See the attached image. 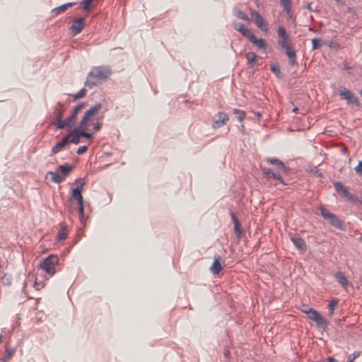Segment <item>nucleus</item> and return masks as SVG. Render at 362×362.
<instances>
[{"label":"nucleus","mask_w":362,"mask_h":362,"mask_svg":"<svg viewBox=\"0 0 362 362\" xmlns=\"http://www.w3.org/2000/svg\"><path fill=\"white\" fill-rule=\"evenodd\" d=\"M111 74L112 69L108 66H94L88 74L84 84L88 88H93L104 82Z\"/></svg>","instance_id":"f257e3e1"},{"label":"nucleus","mask_w":362,"mask_h":362,"mask_svg":"<svg viewBox=\"0 0 362 362\" xmlns=\"http://www.w3.org/2000/svg\"><path fill=\"white\" fill-rule=\"evenodd\" d=\"M74 165L69 163L59 165L55 172L49 171L47 175L52 176V181L54 183H61L71 172Z\"/></svg>","instance_id":"f03ea898"},{"label":"nucleus","mask_w":362,"mask_h":362,"mask_svg":"<svg viewBox=\"0 0 362 362\" xmlns=\"http://www.w3.org/2000/svg\"><path fill=\"white\" fill-rule=\"evenodd\" d=\"M320 214L327 220L333 227L344 230L345 229L344 222L337 215L331 213L323 206L320 207Z\"/></svg>","instance_id":"7ed1b4c3"},{"label":"nucleus","mask_w":362,"mask_h":362,"mask_svg":"<svg viewBox=\"0 0 362 362\" xmlns=\"http://www.w3.org/2000/svg\"><path fill=\"white\" fill-rule=\"evenodd\" d=\"M59 262V257L57 255H50L43 259L40 263V267L49 276H53L55 274V265Z\"/></svg>","instance_id":"20e7f679"},{"label":"nucleus","mask_w":362,"mask_h":362,"mask_svg":"<svg viewBox=\"0 0 362 362\" xmlns=\"http://www.w3.org/2000/svg\"><path fill=\"white\" fill-rule=\"evenodd\" d=\"M306 314L309 319L316 322V325L319 329H322L324 331L327 329V320L316 310L313 308H308Z\"/></svg>","instance_id":"39448f33"},{"label":"nucleus","mask_w":362,"mask_h":362,"mask_svg":"<svg viewBox=\"0 0 362 362\" xmlns=\"http://www.w3.org/2000/svg\"><path fill=\"white\" fill-rule=\"evenodd\" d=\"M101 108L102 105L100 103H97L91 106L86 110L78 124H81V126H88Z\"/></svg>","instance_id":"423d86ee"},{"label":"nucleus","mask_w":362,"mask_h":362,"mask_svg":"<svg viewBox=\"0 0 362 362\" xmlns=\"http://www.w3.org/2000/svg\"><path fill=\"white\" fill-rule=\"evenodd\" d=\"M339 95L341 99L346 100V103L348 105H354L356 106L360 105V103L354 93L346 88L340 86L339 88Z\"/></svg>","instance_id":"0eeeda50"},{"label":"nucleus","mask_w":362,"mask_h":362,"mask_svg":"<svg viewBox=\"0 0 362 362\" xmlns=\"http://www.w3.org/2000/svg\"><path fill=\"white\" fill-rule=\"evenodd\" d=\"M278 45L285 50V52L288 58V62L291 66H296L298 64L296 60V53L294 49L289 45V42L284 41H278Z\"/></svg>","instance_id":"6e6552de"},{"label":"nucleus","mask_w":362,"mask_h":362,"mask_svg":"<svg viewBox=\"0 0 362 362\" xmlns=\"http://www.w3.org/2000/svg\"><path fill=\"white\" fill-rule=\"evenodd\" d=\"M86 106V103H80L75 106L74 110L71 111L70 115L66 117V122L68 124V130H71V128L75 124L78 115L81 111Z\"/></svg>","instance_id":"1a4fd4ad"},{"label":"nucleus","mask_w":362,"mask_h":362,"mask_svg":"<svg viewBox=\"0 0 362 362\" xmlns=\"http://www.w3.org/2000/svg\"><path fill=\"white\" fill-rule=\"evenodd\" d=\"M54 122L53 124L57 129H66L68 130V124L66 119H63L64 110L63 109L55 110Z\"/></svg>","instance_id":"9d476101"},{"label":"nucleus","mask_w":362,"mask_h":362,"mask_svg":"<svg viewBox=\"0 0 362 362\" xmlns=\"http://www.w3.org/2000/svg\"><path fill=\"white\" fill-rule=\"evenodd\" d=\"M76 182H79V185H78L76 187L73 189L71 197L72 199L77 202L78 205H81V203H83V199L81 193L83 191V187L85 185V182L82 181L81 179H77L76 180Z\"/></svg>","instance_id":"9b49d317"},{"label":"nucleus","mask_w":362,"mask_h":362,"mask_svg":"<svg viewBox=\"0 0 362 362\" xmlns=\"http://www.w3.org/2000/svg\"><path fill=\"white\" fill-rule=\"evenodd\" d=\"M333 185L335 187L337 192L340 194L342 197L346 198L348 200H353L354 195L351 194L346 187H345L341 182L336 181L333 182Z\"/></svg>","instance_id":"f8f14e48"},{"label":"nucleus","mask_w":362,"mask_h":362,"mask_svg":"<svg viewBox=\"0 0 362 362\" xmlns=\"http://www.w3.org/2000/svg\"><path fill=\"white\" fill-rule=\"evenodd\" d=\"M86 25L85 19L83 17L78 18L73 21V23L70 27V30L74 35L80 33Z\"/></svg>","instance_id":"ddd939ff"},{"label":"nucleus","mask_w":362,"mask_h":362,"mask_svg":"<svg viewBox=\"0 0 362 362\" xmlns=\"http://www.w3.org/2000/svg\"><path fill=\"white\" fill-rule=\"evenodd\" d=\"M228 119L229 118L227 114L220 112L216 115L212 126L214 129L220 128L224 125Z\"/></svg>","instance_id":"4468645a"},{"label":"nucleus","mask_w":362,"mask_h":362,"mask_svg":"<svg viewBox=\"0 0 362 362\" xmlns=\"http://www.w3.org/2000/svg\"><path fill=\"white\" fill-rule=\"evenodd\" d=\"M69 131L74 133V135L71 136V134H68L66 135V136H68L69 144L70 143L78 144L80 142V138L81 137V135H80V129L78 125L74 128L72 127L71 130Z\"/></svg>","instance_id":"2eb2a0df"},{"label":"nucleus","mask_w":362,"mask_h":362,"mask_svg":"<svg viewBox=\"0 0 362 362\" xmlns=\"http://www.w3.org/2000/svg\"><path fill=\"white\" fill-rule=\"evenodd\" d=\"M69 145L68 136H64L62 140L57 143L51 149V155H54L65 148Z\"/></svg>","instance_id":"dca6fc26"},{"label":"nucleus","mask_w":362,"mask_h":362,"mask_svg":"<svg viewBox=\"0 0 362 362\" xmlns=\"http://www.w3.org/2000/svg\"><path fill=\"white\" fill-rule=\"evenodd\" d=\"M267 162L271 163L272 165H275L278 170H281L283 173H286L288 170V168L285 165V164L275 157H269L267 158Z\"/></svg>","instance_id":"f3484780"},{"label":"nucleus","mask_w":362,"mask_h":362,"mask_svg":"<svg viewBox=\"0 0 362 362\" xmlns=\"http://www.w3.org/2000/svg\"><path fill=\"white\" fill-rule=\"evenodd\" d=\"M291 240L300 252H304L306 251L307 245L303 238L294 236L291 238Z\"/></svg>","instance_id":"a211bd4d"},{"label":"nucleus","mask_w":362,"mask_h":362,"mask_svg":"<svg viewBox=\"0 0 362 362\" xmlns=\"http://www.w3.org/2000/svg\"><path fill=\"white\" fill-rule=\"evenodd\" d=\"M263 171H264V177L266 178L273 177L274 179L279 180L281 183H283L285 185L282 176L279 173L274 172L273 170L269 169V168H267V169L264 168L263 170Z\"/></svg>","instance_id":"6ab92c4d"},{"label":"nucleus","mask_w":362,"mask_h":362,"mask_svg":"<svg viewBox=\"0 0 362 362\" xmlns=\"http://www.w3.org/2000/svg\"><path fill=\"white\" fill-rule=\"evenodd\" d=\"M222 269L221 264V257L218 255L214 256V262L210 267L211 272L214 274H218Z\"/></svg>","instance_id":"aec40b11"},{"label":"nucleus","mask_w":362,"mask_h":362,"mask_svg":"<svg viewBox=\"0 0 362 362\" xmlns=\"http://www.w3.org/2000/svg\"><path fill=\"white\" fill-rule=\"evenodd\" d=\"M252 44L256 45L258 48L262 49L264 51L267 48V42L262 38H257L255 35H251L250 39L249 40Z\"/></svg>","instance_id":"412c9836"},{"label":"nucleus","mask_w":362,"mask_h":362,"mask_svg":"<svg viewBox=\"0 0 362 362\" xmlns=\"http://www.w3.org/2000/svg\"><path fill=\"white\" fill-rule=\"evenodd\" d=\"M234 28L240 33L243 36L245 37L247 39L250 40L251 35H253L254 34L250 31L247 28L244 26L243 24L239 23L238 25H235Z\"/></svg>","instance_id":"4be33fe9"},{"label":"nucleus","mask_w":362,"mask_h":362,"mask_svg":"<svg viewBox=\"0 0 362 362\" xmlns=\"http://www.w3.org/2000/svg\"><path fill=\"white\" fill-rule=\"evenodd\" d=\"M251 16L255 18V23L257 27L263 29V26L265 25L264 21L262 16L257 11H252Z\"/></svg>","instance_id":"5701e85b"},{"label":"nucleus","mask_w":362,"mask_h":362,"mask_svg":"<svg viewBox=\"0 0 362 362\" xmlns=\"http://www.w3.org/2000/svg\"><path fill=\"white\" fill-rule=\"evenodd\" d=\"M76 3V2H69L59 6L55 7L52 10V13L54 14H59L60 13H62L65 11L68 8L74 6Z\"/></svg>","instance_id":"b1692460"},{"label":"nucleus","mask_w":362,"mask_h":362,"mask_svg":"<svg viewBox=\"0 0 362 362\" xmlns=\"http://www.w3.org/2000/svg\"><path fill=\"white\" fill-rule=\"evenodd\" d=\"M334 276L337 279L338 283L344 288H346L348 286V280L346 279V276L344 275V274L338 271L335 273Z\"/></svg>","instance_id":"393cba45"},{"label":"nucleus","mask_w":362,"mask_h":362,"mask_svg":"<svg viewBox=\"0 0 362 362\" xmlns=\"http://www.w3.org/2000/svg\"><path fill=\"white\" fill-rule=\"evenodd\" d=\"M67 226L64 223H60V229L57 233V240H64L67 238Z\"/></svg>","instance_id":"a878e982"},{"label":"nucleus","mask_w":362,"mask_h":362,"mask_svg":"<svg viewBox=\"0 0 362 362\" xmlns=\"http://www.w3.org/2000/svg\"><path fill=\"white\" fill-rule=\"evenodd\" d=\"M277 34L278 36L281 38L279 41L289 42L288 35L286 33V29L284 27L279 26L278 28Z\"/></svg>","instance_id":"bb28decb"},{"label":"nucleus","mask_w":362,"mask_h":362,"mask_svg":"<svg viewBox=\"0 0 362 362\" xmlns=\"http://www.w3.org/2000/svg\"><path fill=\"white\" fill-rule=\"evenodd\" d=\"M233 13V15L239 19L244 20V21H246L248 22L250 21V18L245 13H243L240 9L238 8L237 7L234 8Z\"/></svg>","instance_id":"cd10ccee"},{"label":"nucleus","mask_w":362,"mask_h":362,"mask_svg":"<svg viewBox=\"0 0 362 362\" xmlns=\"http://www.w3.org/2000/svg\"><path fill=\"white\" fill-rule=\"evenodd\" d=\"M271 71L275 74L277 78H281V73L279 65L277 62H274L271 65Z\"/></svg>","instance_id":"c85d7f7f"},{"label":"nucleus","mask_w":362,"mask_h":362,"mask_svg":"<svg viewBox=\"0 0 362 362\" xmlns=\"http://www.w3.org/2000/svg\"><path fill=\"white\" fill-rule=\"evenodd\" d=\"M93 0H82L80 2V8L85 11H90Z\"/></svg>","instance_id":"c756f323"},{"label":"nucleus","mask_w":362,"mask_h":362,"mask_svg":"<svg viewBox=\"0 0 362 362\" xmlns=\"http://www.w3.org/2000/svg\"><path fill=\"white\" fill-rule=\"evenodd\" d=\"M78 127L80 129V135H81V137H85L88 139L93 137V134L91 133L86 131L87 126H81V124H78Z\"/></svg>","instance_id":"7c9ffc66"},{"label":"nucleus","mask_w":362,"mask_h":362,"mask_svg":"<svg viewBox=\"0 0 362 362\" xmlns=\"http://www.w3.org/2000/svg\"><path fill=\"white\" fill-rule=\"evenodd\" d=\"M324 42L323 41L320 39V38H313L312 40V49L313 50L315 49H320L322 45H323Z\"/></svg>","instance_id":"2f4dec72"},{"label":"nucleus","mask_w":362,"mask_h":362,"mask_svg":"<svg viewBox=\"0 0 362 362\" xmlns=\"http://www.w3.org/2000/svg\"><path fill=\"white\" fill-rule=\"evenodd\" d=\"M257 57V54L253 52H250L245 54V58L247 60V63L250 64H254Z\"/></svg>","instance_id":"473e14b6"},{"label":"nucleus","mask_w":362,"mask_h":362,"mask_svg":"<svg viewBox=\"0 0 362 362\" xmlns=\"http://www.w3.org/2000/svg\"><path fill=\"white\" fill-rule=\"evenodd\" d=\"M16 350L14 349H6L5 355L1 358L2 362H5L9 360L15 354Z\"/></svg>","instance_id":"72a5a7b5"},{"label":"nucleus","mask_w":362,"mask_h":362,"mask_svg":"<svg viewBox=\"0 0 362 362\" xmlns=\"http://www.w3.org/2000/svg\"><path fill=\"white\" fill-rule=\"evenodd\" d=\"M339 300L337 298H333L328 305L329 314L330 315H333L335 307L338 304Z\"/></svg>","instance_id":"f704fd0d"},{"label":"nucleus","mask_w":362,"mask_h":362,"mask_svg":"<svg viewBox=\"0 0 362 362\" xmlns=\"http://www.w3.org/2000/svg\"><path fill=\"white\" fill-rule=\"evenodd\" d=\"M1 280L4 286H10L12 283V276L10 274H5L2 276Z\"/></svg>","instance_id":"c9c22d12"},{"label":"nucleus","mask_w":362,"mask_h":362,"mask_svg":"<svg viewBox=\"0 0 362 362\" xmlns=\"http://www.w3.org/2000/svg\"><path fill=\"white\" fill-rule=\"evenodd\" d=\"M86 89L85 88H83L81 89L77 93L74 94L73 95L74 100H78L79 98H81L86 95Z\"/></svg>","instance_id":"e433bc0d"},{"label":"nucleus","mask_w":362,"mask_h":362,"mask_svg":"<svg viewBox=\"0 0 362 362\" xmlns=\"http://www.w3.org/2000/svg\"><path fill=\"white\" fill-rule=\"evenodd\" d=\"M234 233L237 238H239L241 237L243 229L241 228L240 223H236V225H234Z\"/></svg>","instance_id":"4c0bfd02"},{"label":"nucleus","mask_w":362,"mask_h":362,"mask_svg":"<svg viewBox=\"0 0 362 362\" xmlns=\"http://www.w3.org/2000/svg\"><path fill=\"white\" fill-rule=\"evenodd\" d=\"M280 4L284 8V10H289V8L292 7L291 0H280Z\"/></svg>","instance_id":"58836bf2"},{"label":"nucleus","mask_w":362,"mask_h":362,"mask_svg":"<svg viewBox=\"0 0 362 362\" xmlns=\"http://www.w3.org/2000/svg\"><path fill=\"white\" fill-rule=\"evenodd\" d=\"M360 356L359 351H354L348 356L347 362H354V361Z\"/></svg>","instance_id":"ea45409f"},{"label":"nucleus","mask_w":362,"mask_h":362,"mask_svg":"<svg viewBox=\"0 0 362 362\" xmlns=\"http://www.w3.org/2000/svg\"><path fill=\"white\" fill-rule=\"evenodd\" d=\"M354 170L358 175H362V160L358 162V165L354 168Z\"/></svg>","instance_id":"a19ab883"},{"label":"nucleus","mask_w":362,"mask_h":362,"mask_svg":"<svg viewBox=\"0 0 362 362\" xmlns=\"http://www.w3.org/2000/svg\"><path fill=\"white\" fill-rule=\"evenodd\" d=\"M230 215L234 225H236V223H240L237 216L232 209H230Z\"/></svg>","instance_id":"79ce46f5"},{"label":"nucleus","mask_w":362,"mask_h":362,"mask_svg":"<svg viewBox=\"0 0 362 362\" xmlns=\"http://www.w3.org/2000/svg\"><path fill=\"white\" fill-rule=\"evenodd\" d=\"M88 149V146L84 145V146H81L78 148L77 149V151L76 153L78 154V155H81V154H83V153H85Z\"/></svg>","instance_id":"37998d69"},{"label":"nucleus","mask_w":362,"mask_h":362,"mask_svg":"<svg viewBox=\"0 0 362 362\" xmlns=\"http://www.w3.org/2000/svg\"><path fill=\"white\" fill-rule=\"evenodd\" d=\"M101 127L102 123L98 121L96 123L93 124V130L98 132L101 129Z\"/></svg>","instance_id":"c03bdc74"},{"label":"nucleus","mask_w":362,"mask_h":362,"mask_svg":"<svg viewBox=\"0 0 362 362\" xmlns=\"http://www.w3.org/2000/svg\"><path fill=\"white\" fill-rule=\"evenodd\" d=\"M245 117V113L244 111L240 112L239 114H238L237 118H238V121L242 122Z\"/></svg>","instance_id":"a18cd8bd"},{"label":"nucleus","mask_w":362,"mask_h":362,"mask_svg":"<svg viewBox=\"0 0 362 362\" xmlns=\"http://www.w3.org/2000/svg\"><path fill=\"white\" fill-rule=\"evenodd\" d=\"M312 172L318 177H320L322 175V173L316 167H315L314 169L312 170Z\"/></svg>","instance_id":"49530a36"},{"label":"nucleus","mask_w":362,"mask_h":362,"mask_svg":"<svg viewBox=\"0 0 362 362\" xmlns=\"http://www.w3.org/2000/svg\"><path fill=\"white\" fill-rule=\"evenodd\" d=\"M78 211L80 217L83 216V204L81 203V205H78Z\"/></svg>","instance_id":"de8ad7c7"},{"label":"nucleus","mask_w":362,"mask_h":362,"mask_svg":"<svg viewBox=\"0 0 362 362\" xmlns=\"http://www.w3.org/2000/svg\"><path fill=\"white\" fill-rule=\"evenodd\" d=\"M292 7L289 8V10H284L286 12V15L288 18H292V13H291Z\"/></svg>","instance_id":"09e8293b"},{"label":"nucleus","mask_w":362,"mask_h":362,"mask_svg":"<svg viewBox=\"0 0 362 362\" xmlns=\"http://www.w3.org/2000/svg\"><path fill=\"white\" fill-rule=\"evenodd\" d=\"M63 106H64V104H63L62 103H61V102H58V103H57V105H56L55 109H56V108H57V109H63Z\"/></svg>","instance_id":"8fccbe9b"},{"label":"nucleus","mask_w":362,"mask_h":362,"mask_svg":"<svg viewBox=\"0 0 362 362\" xmlns=\"http://www.w3.org/2000/svg\"><path fill=\"white\" fill-rule=\"evenodd\" d=\"M308 308H310L308 305H303V308L301 309V311L306 314V312H308Z\"/></svg>","instance_id":"3c124183"},{"label":"nucleus","mask_w":362,"mask_h":362,"mask_svg":"<svg viewBox=\"0 0 362 362\" xmlns=\"http://www.w3.org/2000/svg\"><path fill=\"white\" fill-rule=\"evenodd\" d=\"M327 362H337V360L334 357L330 356L328 357Z\"/></svg>","instance_id":"603ef678"},{"label":"nucleus","mask_w":362,"mask_h":362,"mask_svg":"<svg viewBox=\"0 0 362 362\" xmlns=\"http://www.w3.org/2000/svg\"><path fill=\"white\" fill-rule=\"evenodd\" d=\"M240 112H243V110H238V109H236V108H234L233 110V112L235 115H238L239 114Z\"/></svg>","instance_id":"864d4df0"},{"label":"nucleus","mask_w":362,"mask_h":362,"mask_svg":"<svg viewBox=\"0 0 362 362\" xmlns=\"http://www.w3.org/2000/svg\"><path fill=\"white\" fill-rule=\"evenodd\" d=\"M223 354H224V356L226 357H227L229 355L230 352L228 350H225Z\"/></svg>","instance_id":"5fc2aeb1"},{"label":"nucleus","mask_w":362,"mask_h":362,"mask_svg":"<svg viewBox=\"0 0 362 362\" xmlns=\"http://www.w3.org/2000/svg\"><path fill=\"white\" fill-rule=\"evenodd\" d=\"M298 110V108L297 107H295L293 109V112H295V113H297Z\"/></svg>","instance_id":"6e6d98bb"},{"label":"nucleus","mask_w":362,"mask_h":362,"mask_svg":"<svg viewBox=\"0 0 362 362\" xmlns=\"http://www.w3.org/2000/svg\"><path fill=\"white\" fill-rule=\"evenodd\" d=\"M311 4H309L308 6V8L310 10V11H312V8H311Z\"/></svg>","instance_id":"4d7b16f0"},{"label":"nucleus","mask_w":362,"mask_h":362,"mask_svg":"<svg viewBox=\"0 0 362 362\" xmlns=\"http://www.w3.org/2000/svg\"><path fill=\"white\" fill-rule=\"evenodd\" d=\"M335 1H337L338 3L344 4L343 0H335Z\"/></svg>","instance_id":"13d9d810"},{"label":"nucleus","mask_w":362,"mask_h":362,"mask_svg":"<svg viewBox=\"0 0 362 362\" xmlns=\"http://www.w3.org/2000/svg\"><path fill=\"white\" fill-rule=\"evenodd\" d=\"M2 341V335L0 334V343Z\"/></svg>","instance_id":"bf43d9fd"},{"label":"nucleus","mask_w":362,"mask_h":362,"mask_svg":"<svg viewBox=\"0 0 362 362\" xmlns=\"http://www.w3.org/2000/svg\"><path fill=\"white\" fill-rule=\"evenodd\" d=\"M360 95H362V89L359 92Z\"/></svg>","instance_id":"052dcab7"},{"label":"nucleus","mask_w":362,"mask_h":362,"mask_svg":"<svg viewBox=\"0 0 362 362\" xmlns=\"http://www.w3.org/2000/svg\"><path fill=\"white\" fill-rule=\"evenodd\" d=\"M361 240H362V236L360 238Z\"/></svg>","instance_id":"680f3d73"}]
</instances>
